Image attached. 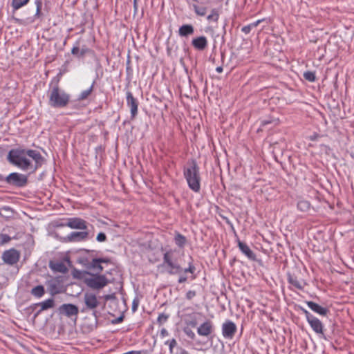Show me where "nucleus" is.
Wrapping results in <instances>:
<instances>
[{
    "mask_svg": "<svg viewBox=\"0 0 354 354\" xmlns=\"http://www.w3.org/2000/svg\"><path fill=\"white\" fill-rule=\"evenodd\" d=\"M7 159L21 169L32 172L41 167L44 161L41 153L33 149H12L8 152Z\"/></svg>",
    "mask_w": 354,
    "mask_h": 354,
    "instance_id": "1",
    "label": "nucleus"
},
{
    "mask_svg": "<svg viewBox=\"0 0 354 354\" xmlns=\"http://www.w3.org/2000/svg\"><path fill=\"white\" fill-rule=\"evenodd\" d=\"M184 176L188 183L189 187L194 192L200 190V174L199 167L195 160H192L187 163L183 170Z\"/></svg>",
    "mask_w": 354,
    "mask_h": 354,
    "instance_id": "2",
    "label": "nucleus"
},
{
    "mask_svg": "<svg viewBox=\"0 0 354 354\" xmlns=\"http://www.w3.org/2000/svg\"><path fill=\"white\" fill-rule=\"evenodd\" d=\"M49 104L55 108L65 107L69 102L70 95L58 86H54L48 94Z\"/></svg>",
    "mask_w": 354,
    "mask_h": 354,
    "instance_id": "3",
    "label": "nucleus"
},
{
    "mask_svg": "<svg viewBox=\"0 0 354 354\" xmlns=\"http://www.w3.org/2000/svg\"><path fill=\"white\" fill-rule=\"evenodd\" d=\"M162 266L166 268L169 274H178L183 270L172 250H169L164 254Z\"/></svg>",
    "mask_w": 354,
    "mask_h": 354,
    "instance_id": "4",
    "label": "nucleus"
},
{
    "mask_svg": "<svg viewBox=\"0 0 354 354\" xmlns=\"http://www.w3.org/2000/svg\"><path fill=\"white\" fill-rule=\"evenodd\" d=\"M5 180L10 185L21 187L26 185L28 177L24 174L13 172L6 176Z\"/></svg>",
    "mask_w": 354,
    "mask_h": 354,
    "instance_id": "5",
    "label": "nucleus"
},
{
    "mask_svg": "<svg viewBox=\"0 0 354 354\" xmlns=\"http://www.w3.org/2000/svg\"><path fill=\"white\" fill-rule=\"evenodd\" d=\"M86 285L93 289H100L108 283V280L104 275H93L85 279Z\"/></svg>",
    "mask_w": 354,
    "mask_h": 354,
    "instance_id": "6",
    "label": "nucleus"
},
{
    "mask_svg": "<svg viewBox=\"0 0 354 354\" xmlns=\"http://www.w3.org/2000/svg\"><path fill=\"white\" fill-rule=\"evenodd\" d=\"M19 259V252L14 248L7 250L2 254V260L5 263L9 266H14L17 264Z\"/></svg>",
    "mask_w": 354,
    "mask_h": 354,
    "instance_id": "7",
    "label": "nucleus"
},
{
    "mask_svg": "<svg viewBox=\"0 0 354 354\" xmlns=\"http://www.w3.org/2000/svg\"><path fill=\"white\" fill-rule=\"evenodd\" d=\"M84 301L86 308H84L82 311H85L86 310H95L100 304L97 296L91 292H86L84 294Z\"/></svg>",
    "mask_w": 354,
    "mask_h": 354,
    "instance_id": "8",
    "label": "nucleus"
},
{
    "mask_svg": "<svg viewBox=\"0 0 354 354\" xmlns=\"http://www.w3.org/2000/svg\"><path fill=\"white\" fill-rule=\"evenodd\" d=\"M236 330V324L230 320L225 322L222 325V335L225 339H233Z\"/></svg>",
    "mask_w": 354,
    "mask_h": 354,
    "instance_id": "9",
    "label": "nucleus"
},
{
    "mask_svg": "<svg viewBox=\"0 0 354 354\" xmlns=\"http://www.w3.org/2000/svg\"><path fill=\"white\" fill-rule=\"evenodd\" d=\"M59 312L68 317L77 316L79 313L77 306L71 304H64L59 306Z\"/></svg>",
    "mask_w": 354,
    "mask_h": 354,
    "instance_id": "10",
    "label": "nucleus"
},
{
    "mask_svg": "<svg viewBox=\"0 0 354 354\" xmlns=\"http://www.w3.org/2000/svg\"><path fill=\"white\" fill-rule=\"evenodd\" d=\"M127 104L130 108L131 118H133L138 113V102L130 91L126 93Z\"/></svg>",
    "mask_w": 354,
    "mask_h": 354,
    "instance_id": "11",
    "label": "nucleus"
},
{
    "mask_svg": "<svg viewBox=\"0 0 354 354\" xmlns=\"http://www.w3.org/2000/svg\"><path fill=\"white\" fill-rule=\"evenodd\" d=\"M66 225L71 229L86 230L87 228L86 221L76 217L68 218Z\"/></svg>",
    "mask_w": 354,
    "mask_h": 354,
    "instance_id": "12",
    "label": "nucleus"
},
{
    "mask_svg": "<svg viewBox=\"0 0 354 354\" xmlns=\"http://www.w3.org/2000/svg\"><path fill=\"white\" fill-rule=\"evenodd\" d=\"M214 330V326L210 320H207L197 328V333L201 336L207 337Z\"/></svg>",
    "mask_w": 354,
    "mask_h": 354,
    "instance_id": "13",
    "label": "nucleus"
},
{
    "mask_svg": "<svg viewBox=\"0 0 354 354\" xmlns=\"http://www.w3.org/2000/svg\"><path fill=\"white\" fill-rule=\"evenodd\" d=\"M208 41L205 36H200L194 38L192 41V45L198 50H203L207 46Z\"/></svg>",
    "mask_w": 354,
    "mask_h": 354,
    "instance_id": "14",
    "label": "nucleus"
},
{
    "mask_svg": "<svg viewBox=\"0 0 354 354\" xmlns=\"http://www.w3.org/2000/svg\"><path fill=\"white\" fill-rule=\"evenodd\" d=\"M306 304L311 310L319 315L326 316L328 312L326 308L322 307L313 301H306Z\"/></svg>",
    "mask_w": 354,
    "mask_h": 354,
    "instance_id": "15",
    "label": "nucleus"
},
{
    "mask_svg": "<svg viewBox=\"0 0 354 354\" xmlns=\"http://www.w3.org/2000/svg\"><path fill=\"white\" fill-rule=\"evenodd\" d=\"M308 323L317 334L324 335V326L318 318L314 316L308 321Z\"/></svg>",
    "mask_w": 354,
    "mask_h": 354,
    "instance_id": "16",
    "label": "nucleus"
},
{
    "mask_svg": "<svg viewBox=\"0 0 354 354\" xmlns=\"http://www.w3.org/2000/svg\"><path fill=\"white\" fill-rule=\"evenodd\" d=\"M238 246H239V250L241 251V252L243 254H244L248 259H250L251 260L255 259L256 255L250 250V248L246 243L239 240L238 241Z\"/></svg>",
    "mask_w": 354,
    "mask_h": 354,
    "instance_id": "17",
    "label": "nucleus"
},
{
    "mask_svg": "<svg viewBox=\"0 0 354 354\" xmlns=\"http://www.w3.org/2000/svg\"><path fill=\"white\" fill-rule=\"evenodd\" d=\"M88 232L86 231L73 232L68 234V238L71 241H80L85 239L88 236Z\"/></svg>",
    "mask_w": 354,
    "mask_h": 354,
    "instance_id": "18",
    "label": "nucleus"
},
{
    "mask_svg": "<svg viewBox=\"0 0 354 354\" xmlns=\"http://www.w3.org/2000/svg\"><path fill=\"white\" fill-rule=\"evenodd\" d=\"M194 29L192 25L185 24L179 28L178 34L181 37H187L194 33Z\"/></svg>",
    "mask_w": 354,
    "mask_h": 354,
    "instance_id": "19",
    "label": "nucleus"
},
{
    "mask_svg": "<svg viewBox=\"0 0 354 354\" xmlns=\"http://www.w3.org/2000/svg\"><path fill=\"white\" fill-rule=\"evenodd\" d=\"M37 305L41 307V309L37 313L36 315L39 314L41 311L48 310L54 307V299H48L44 301L38 303Z\"/></svg>",
    "mask_w": 354,
    "mask_h": 354,
    "instance_id": "20",
    "label": "nucleus"
},
{
    "mask_svg": "<svg viewBox=\"0 0 354 354\" xmlns=\"http://www.w3.org/2000/svg\"><path fill=\"white\" fill-rule=\"evenodd\" d=\"M44 293V287L41 285L37 286L31 290V294L37 298H41Z\"/></svg>",
    "mask_w": 354,
    "mask_h": 354,
    "instance_id": "21",
    "label": "nucleus"
},
{
    "mask_svg": "<svg viewBox=\"0 0 354 354\" xmlns=\"http://www.w3.org/2000/svg\"><path fill=\"white\" fill-rule=\"evenodd\" d=\"M264 19H259L257 21H256L255 22H253L252 24H250L247 26H245L243 27H242L241 28V31L245 33V35H248L250 32L251 30L253 28H255L257 27L261 22L263 21Z\"/></svg>",
    "mask_w": 354,
    "mask_h": 354,
    "instance_id": "22",
    "label": "nucleus"
},
{
    "mask_svg": "<svg viewBox=\"0 0 354 354\" xmlns=\"http://www.w3.org/2000/svg\"><path fill=\"white\" fill-rule=\"evenodd\" d=\"M297 206L300 211L304 212H308L310 209V205L308 201H298Z\"/></svg>",
    "mask_w": 354,
    "mask_h": 354,
    "instance_id": "23",
    "label": "nucleus"
},
{
    "mask_svg": "<svg viewBox=\"0 0 354 354\" xmlns=\"http://www.w3.org/2000/svg\"><path fill=\"white\" fill-rule=\"evenodd\" d=\"M94 84L95 82H93L91 86L88 89L84 90L80 93V95L78 96L79 100H84L88 97V96L91 94L93 90Z\"/></svg>",
    "mask_w": 354,
    "mask_h": 354,
    "instance_id": "24",
    "label": "nucleus"
},
{
    "mask_svg": "<svg viewBox=\"0 0 354 354\" xmlns=\"http://www.w3.org/2000/svg\"><path fill=\"white\" fill-rule=\"evenodd\" d=\"M174 241L178 246L183 248L185 245L186 238L183 235L177 233L174 237Z\"/></svg>",
    "mask_w": 354,
    "mask_h": 354,
    "instance_id": "25",
    "label": "nucleus"
},
{
    "mask_svg": "<svg viewBox=\"0 0 354 354\" xmlns=\"http://www.w3.org/2000/svg\"><path fill=\"white\" fill-rule=\"evenodd\" d=\"M288 281L290 284L299 290L302 289L303 288L302 283L297 277L290 276L288 278Z\"/></svg>",
    "mask_w": 354,
    "mask_h": 354,
    "instance_id": "26",
    "label": "nucleus"
},
{
    "mask_svg": "<svg viewBox=\"0 0 354 354\" xmlns=\"http://www.w3.org/2000/svg\"><path fill=\"white\" fill-rule=\"evenodd\" d=\"M28 1L29 0H12V6L14 10H18L24 6L26 5Z\"/></svg>",
    "mask_w": 354,
    "mask_h": 354,
    "instance_id": "27",
    "label": "nucleus"
},
{
    "mask_svg": "<svg viewBox=\"0 0 354 354\" xmlns=\"http://www.w3.org/2000/svg\"><path fill=\"white\" fill-rule=\"evenodd\" d=\"M194 10L197 15L205 16L207 12V8L205 7H200L197 5H194Z\"/></svg>",
    "mask_w": 354,
    "mask_h": 354,
    "instance_id": "28",
    "label": "nucleus"
},
{
    "mask_svg": "<svg viewBox=\"0 0 354 354\" xmlns=\"http://www.w3.org/2000/svg\"><path fill=\"white\" fill-rule=\"evenodd\" d=\"M304 77L306 80L313 82L316 80L315 73L313 71H306L304 73Z\"/></svg>",
    "mask_w": 354,
    "mask_h": 354,
    "instance_id": "29",
    "label": "nucleus"
},
{
    "mask_svg": "<svg viewBox=\"0 0 354 354\" xmlns=\"http://www.w3.org/2000/svg\"><path fill=\"white\" fill-rule=\"evenodd\" d=\"M103 261H104V260L100 259H93V261L92 262L93 268H95V270H97L98 272H101L103 270V268L100 265V263L103 262Z\"/></svg>",
    "mask_w": 354,
    "mask_h": 354,
    "instance_id": "30",
    "label": "nucleus"
},
{
    "mask_svg": "<svg viewBox=\"0 0 354 354\" xmlns=\"http://www.w3.org/2000/svg\"><path fill=\"white\" fill-rule=\"evenodd\" d=\"M218 17L219 15L218 12L215 9H213L211 12V14L207 16V19L208 21H213L216 22L218 19Z\"/></svg>",
    "mask_w": 354,
    "mask_h": 354,
    "instance_id": "31",
    "label": "nucleus"
},
{
    "mask_svg": "<svg viewBox=\"0 0 354 354\" xmlns=\"http://www.w3.org/2000/svg\"><path fill=\"white\" fill-rule=\"evenodd\" d=\"M11 237L6 234H0V245H3L11 240Z\"/></svg>",
    "mask_w": 354,
    "mask_h": 354,
    "instance_id": "32",
    "label": "nucleus"
},
{
    "mask_svg": "<svg viewBox=\"0 0 354 354\" xmlns=\"http://www.w3.org/2000/svg\"><path fill=\"white\" fill-rule=\"evenodd\" d=\"M169 315L164 313H161L158 317L157 322L160 325H162L167 321Z\"/></svg>",
    "mask_w": 354,
    "mask_h": 354,
    "instance_id": "33",
    "label": "nucleus"
},
{
    "mask_svg": "<svg viewBox=\"0 0 354 354\" xmlns=\"http://www.w3.org/2000/svg\"><path fill=\"white\" fill-rule=\"evenodd\" d=\"M165 344H168L169 345L170 353H173V348H174V346H176L177 342H176V340L175 339H171V340H167L165 342Z\"/></svg>",
    "mask_w": 354,
    "mask_h": 354,
    "instance_id": "34",
    "label": "nucleus"
},
{
    "mask_svg": "<svg viewBox=\"0 0 354 354\" xmlns=\"http://www.w3.org/2000/svg\"><path fill=\"white\" fill-rule=\"evenodd\" d=\"M195 270H196V268L192 264V262L189 263V266H188L187 268H185V269L183 270L185 273L189 272V273H192V274H193L195 272Z\"/></svg>",
    "mask_w": 354,
    "mask_h": 354,
    "instance_id": "35",
    "label": "nucleus"
},
{
    "mask_svg": "<svg viewBox=\"0 0 354 354\" xmlns=\"http://www.w3.org/2000/svg\"><path fill=\"white\" fill-rule=\"evenodd\" d=\"M53 268L61 272H64L66 270L65 266L62 263H57Z\"/></svg>",
    "mask_w": 354,
    "mask_h": 354,
    "instance_id": "36",
    "label": "nucleus"
},
{
    "mask_svg": "<svg viewBox=\"0 0 354 354\" xmlns=\"http://www.w3.org/2000/svg\"><path fill=\"white\" fill-rule=\"evenodd\" d=\"M303 313L305 315L307 322L310 320L312 317H314L311 313H310L306 309L304 308H300Z\"/></svg>",
    "mask_w": 354,
    "mask_h": 354,
    "instance_id": "37",
    "label": "nucleus"
},
{
    "mask_svg": "<svg viewBox=\"0 0 354 354\" xmlns=\"http://www.w3.org/2000/svg\"><path fill=\"white\" fill-rule=\"evenodd\" d=\"M35 4L37 6V10H36V14H35V16L37 17H39V15H40V10H41V2L39 1V0H37L35 1Z\"/></svg>",
    "mask_w": 354,
    "mask_h": 354,
    "instance_id": "38",
    "label": "nucleus"
},
{
    "mask_svg": "<svg viewBox=\"0 0 354 354\" xmlns=\"http://www.w3.org/2000/svg\"><path fill=\"white\" fill-rule=\"evenodd\" d=\"M106 236L103 232H100L96 237L97 241L99 242H103L106 240Z\"/></svg>",
    "mask_w": 354,
    "mask_h": 354,
    "instance_id": "39",
    "label": "nucleus"
},
{
    "mask_svg": "<svg viewBox=\"0 0 354 354\" xmlns=\"http://www.w3.org/2000/svg\"><path fill=\"white\" fill-rule=\"evenodd\" d=\"M196 293L194 290H189L186 294V298L189 300L192 299L196 296Z\"/></svg>",
    "mask_w": 354,
    "mask_h": 354,
    "instance_id": "40",
    "label": "nucleus"
},
{
    "mask_svg": "<svg viewBox=\"0 0 354 354\" xmlns=\"http://www.w3.org/2000/svg\"><path fill=\"white\" fill-rule=\"evenodd\" d=\"M185 332L189 337H190L191 339H194L195 334L192 330H185Z\"/></svg>",
    "mask_w": 354,
    "mask_h": 354,
    "instance_id": "41",
    "label": "nucleus"
},
{
    "mask_svg": "<svg viewBox=\"0 0 354 354\" xmlns=\"http://www.w3.org/2000/svg\"><path fill=\"white\" fill-rule=\"evenodd\" d=\"M71 53L73 55H77L79 57L80 48L77 46H75L72 48Z\"/></svg>",
    "mask_w": 354,
    "mask_h": 354,
    "instance_id": "42",
    "label": "nucleus"
},
{
    "mask_svg": "<svg viewBox=\"0 0 354 354\" xmlns=\"http://www.w3.org/2000/svg\"><path fill=\"white\" fill-rule=\"evenodd\" d=\"M138 304H139V302L138 300L134 299L133 301V303H132V310L133 311H136L137 310Z\"/></svg>",
    "mask_w": 354,
    "mask_h": 354,
    "instance_id": "43",
    "label": "nucleus"
},
{
    "mask_svg": "<svg viewBox=\"0 0 354 354\" xmlns=\"http://www.w3.org/2000/svg\"><path fill=\"white\" fill-rule=\"evenodd\" d=\"M187 277L183 275V276H180L178 279V283H184L187 281Z\"/></svg>",
    "mask_w": 354,
    "mask_h": 354,
    "instance_id": "44",
    "label": "nucleus"
},
{
    "mask_svg": "<svg viewBox=\"0 0 354 354\" xmlns=\"http://www.w3.org/2000/svg\"><path fill=\"white\" fill-rule=\"evenodd\" d=\"M87 48H82V50H80V55L79 57H83L85 53L87 52Z\"/></svg>",
    "mask_w": 354,
    "mask_h": 354,
    "instance_id": "45",
    "label": "nucleus"
},
{
    "mask_svg": "<svg viewBox=\"0 0 354 354\" xmlns=\"http://www.w3.org/2000/svg\"><path fill=\"white\" fill-rule=\"evenodd\" d=\"M160 335L162 337L167 336L168 335V332H167V330L165 328H162L161 330V331H160Z\"/></svg>",
    "mask_w": 354,
    "mask_h": 354,
    "instance_id": "46",
    "label": "nucleus"
},
{
    "mask_svg": "<svg viewBox=\"0 0 354 354\" xmlns=\"http://www.w3.org/2000/svg\"><path fill=\"white\" fill-rule=\"evenodd\" d=\"M133 7H134L135 11H136L138 9L137 0H133Z\"/></svg>",
    "mask_w": 354,
    "mask_h": 354,
    "instance_id": "47",
    "label": "nucleus"
},
{
    "mask_svg": "<svg viewBox=\"0 0 354 354\" xmlns=\"http://www.w3.org/2000/svg\"><path fill=\"white\" fill-rule=\"evenodd\" d=\"M216 72L220 73H221L223 71V67L218 66V67H216Z\"/></svg>",
    "mask_w": 354,
    "mask_h": 354,
    "instance_id": "48",
    "label": "nucleus"
},
{
    "mask_svg": "<svg viewBox=\"0 0 354 354\" xmlns=\"http://www.w3.org/2000/svg\"><path fill=\"white\" fill-rule=\"evenodd\" d=\"M180 354H189V353L187 351L182 349L180 351Z\"/></svg>",
    "mask_w": 354,
    "mask_h": 354,
    "instance_id": "49",
    "label": "nucleus"
},
{
    "mask_svg": "<svg viewBox=\"0 0 354 354\" xmlns=\"http://www.w3.org/2000/svg\"><path fill=\"white\" fill-rule=\"evenodd\" d=\"M217 354H224L223 346L221 348L220 351Z\"/></svg>",
    "mask_w": 354,
    "mask_h": 354,
    "instance_id": "50",
    "label": "nucleus"
},
{
    "mask_svg": "<svg viewBox=\"0 0 354 354\" xmlns=\"http://www.w3.org/2000/svg\"><path fill=\"white\" fill-rule=\"evenodd\" d=\"M3 209L6 210V211H8V212H11L10 209L9 207H4Z\"/></svg>",
    "mask_w": 354,
    "mask_h": 354,
    "instance_id": "51",
    "label": "nucleus"
},
{
    "mask_svg": "<svg viewBox=\"0 0 354 354\" xmlns=\"http://www.w3.org/2000/svg\"><path fill=\"white\" fill-rule=\"evenodd\" d=\"M134 353H136V352H133V351H131V352H129V353H127V354H134ZM136 353H137V354H140V352H136Z\"/></svg>",
    "mask_w": 354,
    "mask_h": 354,
    "instance_id": "52",
    "label": "nucleus"
},
{
    "mask_svg": "<svg viewBox=\"0 0 354 354\" xmlns=\"http://www.w3.org/2000/svg\"><path fill=\"white\" fill-rule=\"evenodd\" d=\"M191 324H192V326H196V322L192 323Z\"/></svg>",
    "mask_w": 354,
    "mask_h": 354,
    "instance_id": "53",
    "label": "nucleus"
},
{
    "mask_svg": "<svg viewBox=\"0 0 354 354\" xmlns=\"http://www.w3.org/2000/svg\"><path fill=\"white\" fill-rule=\"evenodd\" d=\"M267 123H268L267 122H263V124H267Z\"/></svg>",
    "mask_w": 354,
    "mask_h": 354,
    "instance_id": "54",
    "label": "nucleus"
}]
</instances>
